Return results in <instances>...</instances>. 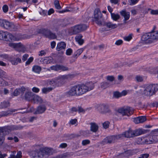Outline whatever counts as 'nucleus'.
<instances>
[{
  "mask_svg": "<svg viewBox=\"0 0 158 158\" xmlns=\"http://www.w3.org/2000/svg\"><path fill=\"white\" fill-rule=\"evenodd\" d=\"M96 82H88L85 84H78L71 87L70 89L65 93L67 97L80 96L88 91L93 90L94 88Z\"/></svg>",
  "mask_w": 158,
  "mask_h": 158,
  "instance_id": "obj_1",
  "label": "nucleus"
},
{
  "mask_svg": "<svg viewBox=\"0 0 158 158\" xmlns=\"http://www.w3.org/2000/svg\"><path fill=\"white\" fill-rule=\"evenodd\" d=\"M52 149L45 148H40V150H31L28 153L32 158H44L47 155L52 154Z\"/></svg>",
  "mask_w": 158,
  "mask_h": 158,
  "instance_id": "obj_2",
  "label": "nucleus"
},
{
  "mask_svg": "<svg viewBox=\"0 0 158 158\" xmlns=\"http://www.w3.org/2000/svg\"><path fill=\"white\" fill-rule=\"evenodd\" d=\"M23 127L20 125H12L0 127V146L3 144L6 135L12 131L22 129Z\"/></svg>",
  "mask_w": 158,
  "mask_h": 158,
  "instance_id": "obj_3",
  "label": "nucleus"
},
{
  "mask_svg": "<svg viewBox=\"0 0 158 158\" xmlns=\"http://www.w3.org/2000/svg\"><path fill=\"white\" fill-rule=\"evenodd\" d=\"M37 32L38 34H42L44 37L49 39L53 40L57 37L55 33L52 32L47 28H42L39 29L37 30Z\"/></svg>",
  "mask_w": 158,
  "mask_h": 158,
  "instance_id": "obj_4",
  "label": "nucleus"
},
{
  "mask_svg": "<svg viewBox=\"0 0 158 158\" xmlns=\"http://www.w3.org/2000/svg\"><path fill=\"white\" fill-rule=\"evenodd\" d=\"M95 108L101 114H110L112 113L109 105L107 104L103 103L97 105L95 106Z\"/></svg>",
  "mask_w": 158,
  "mask_h": 158,
  "instance_id": "obj_5",
  "label": "nucleus"
},
{
  "mask_svg": "<svg viewBox=\"0 0 158 158\" xmlns=\"http://www.w3.org/2000/svg\"><path fill=\"white\" fill-rule=\"evenodd\" d=\"M0 27L12 31H15L17 28L12 23L4 19H0Z\"/></svg>",
  "mask_w": 158,
  "mask_h": 158,
  "instance_id": "obj_6",
  "label": "nucleus"
},
{
  "mask_svg": "<svg viewBox=\"0 0 158 158\" xmlns=\"http://www.w3.org/2000/svg\"><path fill=\"white\" fill-rule=\"evenodd\" d=\"M122 136V135L118 134L107 136L103 140L101 144L104 145L107 144L114 143L116 142L117 140L121 138Z\"/></svg>",
  "mask_w": 158,
  "mask_h": 158,
  "instance_id": "obj_7",
  "label": "nucleus"
},
{
  "mask_svg": "<svg viewBox=\"0 0 158 158\" xmlns=\"http://www.w3.org/2000/svg\"><path fill=\"white\" fill-rule=\"evenodd\" d=\"M102 15V14L100 10L98 8L96 9L94 11V17L93 21L95 22L98 25H102V23L101 20Z\"/></svg>",
  "mask_w": 158,
  "mask_h": 158,
  "instance_id": "obj_8",
  "label": "nucleus"
},
{
  "mask_svg": "<svg viewBox=\"0 0 158 158\" xmlns=\"http://www.w3.org/2000/svg\"><path fill=\"white\" fill-rule=\"evenodd\" d=\"M118 112L121 114L123 116L127 115L129 116L133 113L134 110L130 107H127L119 109Z\"/></svg>",
  "mask_w": 158,
  "mask_h": 158,
  "instance_id": "obj_9",
  "label": "nucleus"
},
{
  "mask_svg": "<svg viewBox=\"0 0 158 158\" xmlns=\"http://www.w3.org/2000/svg\"><path fill=\"white\" fill-rule=\"evenodd\" d=\"M65 82V80H51L48 82V84L55 88L56 86H61L64 84Z\"/></svg>",
  "mask_w": 158,
  "mask_h": 158,
  "instance_id": "obj_10",
  "label": "nucleus"
},
{
  "mask_svg": "<svg viewBox=\"0 0 158 158\" xmlns=\"http://www.w3.org/2000/svg\"><path fill=\"white\" fill-rule=\"evenodd\" d=\"M87 27L85 24H80L74 26L73 29V32L74 34H76L82 31L85 30Z\"/></svg>",
  "mask_w": 158,
  "mask_h": 158,
  "instance_id": "obj_11",
  "label": "nucleus"
},
{
  "mask_svg": "<svg viewBox=\"0 0 158 158\" xmlns=\"http://www.w3.org/2000/svg\"><path fill=\"white\" fill-rule=\"evenodd\" d=\"M155 94L152 84L146 87L144 90V94L147 96H151Z\"/></svg>",
  "mask_w": 158,
  "mask_h": 158,
  "instance_id": "obj_12",
  "label": "nucleus"
},
{
  "mask_svg": "<svg viewBox=\"0 0 158 158\" xmlns=\"http://www.w3.org/2000/svg\"><path fill=\"white\" fill-rule=\"evenodd\" d=\"M26 108H21L18 109H17L10 108L8 109V110L6 111H2L0 112V117H2L6 116L11 114L13 112H14L16 111H17L18 110H25Z\"/></svg>",
  "mask_w": 158,
  "mask_h": 158,
  "instance_id": "obj_13",
  "label": "nucleus"
},
{
  "mask_svg": "<svg viewBox=\"0 0 158 158\" xmlns=\"http://www.w3.org/2000/svg\"><path fill=\"white\" fill-rule=\"evenodd\" d=\"M134 131L129 129L127 131L125 132L122 134H120V135H122L121 136V138L123 137H125L126 138H131L134 137Z\"/></svg>",
  "mask_w": 158,
  "mask_h": 158,
  "instance_id": "obj_14",
  "label": "nucleus"
},
{
  "mask_svg": "<svg viewBox=\"0 0 158 158\" xmlns=\"http://www.w3.org/2000/svg\"><path fill=\"white\" fill-rule=\"evenodd\" d=\"M46 110V106L43 105L39 106L35 112V114H40L44 112Z\"/></svg>",
  "mask_w": 158,
  "mask_h": 158,
  "instance_id": "obj_15",
  "label": "nucleus"
},
{
  "mask_svg": "<svg viewBox=\"0 0 158 158\" xmlns=\"http://www.w3.org/2000/svg\"><path fill=\"white\" fill-rule=\"evenodd\" d=\"M141 40L143 41L147 40L150 41V39H152V32L144 34L141 37Z\"/></svg>",
  "mask_w": 158,
  "mask_h": 158,
  "instance_id": "obj_16",
  "label": "nucleus"
},
{
  "mask_svg": "<svg viewBox=\"0 0 158 158\" xmlns=\"http://www.w3.org/2000/svg\"><path fill=\"white\" fill-rule=\"evenodd\" d=\"M146 119L145 116H140L134 118V122L136 124L142 123L146 121Z\"/></svg>",
  "mask_w": 158,
  "mask_h": 158,
  "instance_id": "obj_17",
  "label": "nucleus"
},
{
  "mask_svg": "<svg viewBox=\"0 0 158 158\" xmlns=\"http://www.w3.org/2000/svg\"><path fill=\"white\" fill-rule=\"evenodd\" d=\"M111 83V81H110V80H106L101 83L100 85L101 87L103 89H105L110 85H112Z\"/></svg>",
  "mask_w": 158,
  "mask_h": 158,
  "instance_id": "obj_18",
  "label": "nucleus"
},
{
  "mask_svg": "<svg viewBox=\"0 0 158 158\" xmlns=\"http://www.w3.org/2000/svg\"><path fill=\"white\" fill-rule=\"evenodd\" d=\"M21 96L23 98L28 101L32 99L33 97V96H32V93L29 92H26L23 96L22 95Z\"/></svg>",
  "mask_w": 158,
  "mask_h": 158,
  "instance_id": "obj_19",
  "label": "nucleus"
},
{
  "mask_svg": "<svg viewBox=\"0 0 158 158\" xmlns=\"http://www.w3.org/2000/svg\"><path fill=\"white\" fill-rule=\"evenodd\" d=\"M5 37L4 40L6 41H10L12 40H14L15 39V37L11 34L9 33L7 31H6Z\"/></svg>",
  "mask_w": 158,
  "mask_h": 158,
  "instance_id": "obj_20",
  "label": "nucleus"
},
{
  "mask_svg": "<svg viewBox=\"0 0 158 158\" xmlns=\"http://www.w3.org/2000/svg\"><path fill=\"white\" fill-rule=\"evenodd\" d=\"M66 46V44L63 42L59 43L57 44L56 47V50L57 51H60L63 49H64Z\"/></svg>",
  "mask_w": 158,
  "mask_h": 158,
  "instance_id": "obj_21",
  "label": "nucleus"
},
{
  "mask_svg": "<svg viewBox=\"0 0 158 158\" xmlns=\"http://www.w3.org/2000/svg\"><path fill=\"white\" fill-rule=\"evenodd\" d=\"M53 59L51 57H45L41 59V61L44 64H49L52 63L53 61Z\"/></svg>",
  "mask_w": 158,
  "mask_h": 158,
  "instance_id": "obj_22",
  "label": "nucleus"
},
{
  "mask_svg": "<svg viewBox=\"0 0 158 158\" xmlns=\"http://www.w3.org/2000/svg\"><path fill=\"white\" fill-rule=\"evenodd\" d=\"M102 25L106 26L107 27L111 29H114L117 27V25L116 24H113L110 22H105L103 24L102 23Z\"/></svg>",
  "mask_w": 158,
  "mask_h": 158,
  "instance_id": "obj_23",
  "label": "nucleus"
},
{
  "mask_svg": "<svg viewBox=\"0 0 158 158\" xmlns=\"http://www.w3.org/2000/svg\"><path fill=\"white\" fill-rule=\"evenodd\" d=\"M90 125V131L94 132H96L98 129V125L95 123H91Z\"/></svg>",
  "mask_w": 158,
  "mask_h": 158,
  "instance_id": "obj_24",
  "label": "nucleus"
},
{
  "mask_svg": "<svg viewBox=\"0 0 158 158\" xmlns=\"http://www.w3.org/2000/svg\"><path fill=\"white\" fill-rule=\"evenodd\" d=\"M120 13L122 16L124 17L125 21L128 20L129 19L130 17L129 12L122 10L120 12Z\"/></svg>",
  "mask_w": 158,
  "mask_h": 158,
  "instance_id": "obj_25",
  "label": "nucleus"
},
{
  "mask_svg": "<svg viewBox=\"0 0 158 158\" xmlns=\"http://www.w3.org/2000/svg\"><path fill=\"white\" fill-rule=\"evenodd\" d=\"M41 70L40 66L37 65H34L32 68V71L37 74H39Z\"/></svg>",
  "mask_w": 158,
  "mask_h": 158,
  "instance_id": "obj_26",
  "label": "nucleus"
},
{
  "mask_svg": "<svg viewBox=\"0 0 158 158\" xmlns=\"http://www.w3.org/2000/svg\"><path fill=\"white\" fill-rule=\"evenodd\" d=\"M35 102H37L39 103H42L43 102V100L42 98L39 96L35 95L33 96L32 99Z\"/></svg>",
  "mask_w": 158,
  "mask_h": 158,
  "instance_id": "obj_27",
  "label": "nucleus"
},
{
  "mask_svg": "<svg viewBox=\"0 0 158 158\" xmlns=\"http://www.w3.org/2000/svg\"><path fill=\"white\" fill-rule=\"evenodd\" d=\"M21 59L19 58H14L12 59L11 60V62L13 65H17L19 63H20Z\"/></svg>",
  "mask_w": 158,
  "mask_h": 158,
  "instance_id": "obj_28",
  "label": "nucleus"
},
{
  "mask_svg": "<svg viewBox=\"0 0 158 158\" xmlns=\"http://www.w3.org/2000/svg\"><path fill=\"white\" fill-rule=\"evenodd\" d=\"M10 106V103L8 101H4L1 102L0 104L1 108H6L9 106Z\"/></svg>",
  "mask_w": 158,
  "mask_h": 158,
  "instance_id": "obj_29",
  "label": "nucleus"
},
{
  "mask_svg": "<svg viewBox=\"0 0 158 158\" xmlns=\"http://www.w3.org/2000/svg\"><path fill=\"white\" fill-rule=\"evenodd\" d=\"M9 46L14 48H18L21 47L22 44L20 43H10L9 44Z\"/></svg>",
  "mask_w": 158,
  "mask_h": 158,
  "instance_id": "obj_30",
  "label": "nucleus"
},
{
  "mask_svg": "<svg viewBox=\"0 0 158 158\" xmlns=\"http://www.w3.org/2000/svg\"><path fill=\"white\" fill-rule=\"evenodd\" d=\"M7 139L8 140H11L13 139L15 142H17L19 141V139L18 137L13 134L10 135Z\"/></svg>",
  "mask_w": 158,
  "mask_h": 158,
  "instance_id": "obj_31",
  "label": "nucleus"
},
{
  "mask_svg": "<svg viewBox=\"0 0 158 158\" xmlns=\"http://www.w3.org/2000/svg\"><path fill=\"white\" fill-rule=\"evenodd\" d=\"M83 49H78L76 52H75L73 56L74 58L76 59L78 56L80 55L83 52Z\"/></svg>",
  "mask_w": 158,
  "mask_h": 158,
  "instance_id": "obj_32",
  "label": "nucleus"
},
{
  "mask_svg": "<svg viewBox=\"0 0 158 158\" xmlns=\"http://www.w3.org/2000/svg\"><path fill=\"white\" fill-rule=\"evenodd\" d=\"M51 28L54 32H57L59 30V27L58 25H54L51 27Z\"/></svg>",
  "mask_w": 158,
  "mask_h": 158,
  "instance_id": "obj_33",
  "label": "nucleus"
},
{
  "mask_svg": "<svg viewBox=\"0 0 158 158\" xmlns=\"http://www.w3.org/2000/svg\"><path fill=\"white\" fill-rule=\"evenodd\" d=\"M54 87L52 86V87H48V88H44L42 89V93L44 94H47V93L51 91L53 88Z\"/></svg>",
  "mask_w": 158,
  "mask_h": 158,
  "instance_id": "obj_34",
  "label": "nucleus"
},
{
  "mask_svg": "<svg viewBox=\"0 0 158 158\" xmlns=\"http://www.w3.org/2000/svg\"><path fill=\"white\" fill-rule=\"evenodd\" d=\"M135 88L137 89L136 92L138 94H141L143 93L144 94V89L142 87H135Z\"/></svg>",
  "mask_w": 158,
  "mask_h": 158,
  "instance_id": "obj_35",
  "label": "nucleus"
},
{
  "mask_svg": "<svg viewBox=\"0 0 158 158\" xmlns=\"http://www.w3.org/2000/svg\"><path fill=\"white\" fill-rule=\"evenodd\" d=\"M22 157V152L19 151L17 152L16 156L14 155H11L9 158H21Z\"/></svg>",
  "mask_w": 158,
  "mask_h": 158,
  "instance_id": "obj_36",
  "label": "nucleus"
},
{
  "mask_svg": "<svg viewBox=\"0 0 158 158\" xmlns=\"http://www.w3.org/2000/svg\"><path fill=\"white\" fill-rule=\"evenodd\" d=\"M80 134L81 135L85 137H87L89 135L90 133V131L88 130H86L85 131H81Z\"/></svg>",
  "mask_w": 158,
  "mask_h": 158,
  "instance_id": "obj_37",
  "label": "nucleus"
},
{
  "mask_svg": "<svg viewBox=\"0 0 158 158\" xmlns=\"http://www.w3.org/2000/svg\"><path fill=\"white\" fill-rule=\"evenodd\" d=\"M111 18L114 21H117L120 18V16L118 14H115L114 13L111 14Z\"/></svg>",
  "mask_w": 158,
  "mask_h": 158,
  "instance_id": "obj_38",
  "label": "nucleus"
},
{
  "mask_svg": "<svg viewBox=\"0 0 158 158\" xmlns=\"http://www.w3.org/2000/svg\"><path fill=\"white\" fill-rule=\"evenodd\" d=\"M134 131V137L139 135L143 133V131L139 129Z\"/></svg>",
  "mask_w": 158,
  "mask_h": 158,
  "instance_id": "obj_39",
  "label": "nucleus"
},
{
  "mask_svg": "<svg viewBox=\"0 0 158 158\" xmlns=\"http://www.w3.org/2000/svg\"><path fill=\"white\" fill-rule=\"evenodd\" d=\"M152 40H158V31H157L152 32Z\"/></svg>",
  "mask_w": 158,
  "mask_h": 158,
  "instance_id": "obj_40",
  "label": "nucleus"
},
{
  "mask_svg": "<svg viewBox=\"0 0 158 158\" xmlns=\"http://www.w3.org/2000/svg\"><path fill=\"white\" fill-rule=\"evenodd\" d=\"M110 80L112 85L120 84L121 81V80Z\"/></svg>",
  "mask_w": 158,
  "mask_h": 158,
  "instance_id": "obj_41",
  "label": "nucleus"
},
{
  "mask_svg": "<svg viewBox=\"0 0 158 158\" xmlns=\"http://www.w3.org/2000/svg\"><path fill=\"white\" fill-rule=\"evenodd\" d=\"M60 65L56 64L55 65H53L51 67L52 70L55 71H58L60 70Z\"/></svg>",
  "mask_w": 158,
  "mask_h": 158,
  "instance_id": "obj_42",
  "label": "nucleus"
},
{
  "mask_svg": "<svg viewBox=\"0 0 158 158\" xmlns=\"http://www.w3.org/2000/svg\"><path fill=\"white\" fill-rule=\"evenodd\" d=\"M55 6L57 9H60L61 8V6L60 4L59 1L58 0H56L54 2Z\"/></svg>",
  "mask_w": 158,
  "mask_h": 158,
  "instance_id": "obj_43",
  "label": "nucleus"
},
{
  "mask_svg": "<svg viewBox=\"0 0 158 158\" xmlns=\"http://www.w3.org/2000/svg\"><path fill=\"white\" fill-rule=\"evenodd\" d=\"M150 139H152V142L155 143L158 141V135H152L150 136Z\"/></svg>",
  "mask_w": 158,
  "mask_h": 158,
  "instance_id": "obj_44",
  "label": "nucleus"
},
{
  "mask_svg": "<svg viewBox=\"0 0 158 158\" xmlns=\"http://www.w3.org/2000/svg\"><path fill=\"white\" fill-rule=\"evenodd\" d=\"M6 31H0V40H4Z\"/></svg>",
  "mask_w": 158,
  "mask_h": 158,
  "instance_id": "obj_45",
  "label": "nucleus"
},
{
  "mask_svg": "<svg viewBox=\"0 0 158 158\" xmlns=\"http://www.w3.org/2000/svg\"><path fill=\"white\" fill-rule=\"evenodd\" d=\"M113 96L115 98H118L121 97V95L118 92L116 91L114 93Z\"/></svg>",
  "mask_w": 158,
  "mask_h": 158,
  "instance_id": "obj_46",
  "label": "nucleus"
},
{
  "mask_svg": "<svg viewBox=\"0 0 158 158\" xmlns=\"http://www.w3.org/2000/svg\"><path fill=\"white\" fill-rule=\"evenodd\" d=\"M34 58L33 57H30L26 62L25 65H27L30 64L33 60Z\"/></svg>",
  "mask_w": 158,
  "mask_h": 158,
  "instance_id": "obj_47",
  "label": "nucleus"
},
{
  "mask_svg": "<svg viewBox=\"0 0 158 158\" xmlns=\"http://www.w3.org/2000/svg\"><path fill=\"white\" fill-rule=\"evenodd\" d=\"M151 73H158V67L153 69H152L150 70Z\"/></svg>",
  "mask_w": 158,
  "mask_h": 158,
  "instance_id": "obj_48",
  "label": "nucleus"
},
{
  "mask_svg": "<svg viewBox=\"0 0 158 158\" xmlns=\"http://www.w3.org/2000/svg\"><path fill=\"white\" fill-rule=\"evenodd\" d=\"M90 141L88 139L84 140L82 141V144L83 146H85L87 144H89Z\"/></svg>",
  "mask_w": 158,
  "mask_h": 158,
  "instance_id": "obj_49",
  "label": "nucleus"
},
{
  "mask_svg": "<svg viewBox=\"0 0 158 158\" xmlns=\"http://www.w3.org/2000/svg\"><path fill=\"white\" fill-rule=\"evenodd\" d=\"M132 39V34H130L128 36H125L124 39L125 40L127 41H130Z\"/></svg>",
  "mask_w": 158,
  "mask_h": 158,
  "instance_id": "obj_50",
  "label": "nucleus"
},
{
  "mask_svg": "<svg viewBox=\"0 0 158 158\" xmlns=\"http://www.w3.org/2000/svg\"><path fill=\"white\" fill-rule=\"evenodd\" d=\"M20 94L19 88L16 89L13 92V95L14 96H17Z\"/></svg>",
  "mask_w": 158,
  "mask_h": 158,
  "instance_id": "obj_51",
  "label": "nucleus"
},
{
  "mask_svg": "<svg viewBox=\"0 0 158 158\" xmlns=\"http://www.w3.org/2000/svg\"><path fill=\"white\" fill-rule=\"evenodd\" d=\"M110 122L108 121H106L103 124V127L105 128H107L109 127Z\"/></svg>",
  "mask_w": 158,
  "mask_h": 158,
  "instance_id": "obj_52",
  "label": "nucleus"
},
{
  "mask_svg": "<svg viewBox=\"0 0 158 158\" xmlns=\"http://www.w3.org/2000/svg\"><path fill=\"white\" fill-rule=\"evenodd\" d=\"M69 78V75H64L59 77L58 79H67Z\"/></svg>",
  "mask_w": 158,
  "mask_h": 158,
  "instance_id": "obj_53",
  "label": "nucleus"
},
{
  "mask_svg": "<svg viewBox=\"0 0 158 158\" xmlns=\"http://www.w3.org/2000/svg\"><path fill=\"white\" fill-rule=\"evenodd\" d=\"M69 70L67 67L60 65V70H62L63 71H67Z\"/></svg>",
  "mask_w": 158,
  "mask_h": 158,
  "instance_id": "obj_54",
  "label": "nucleus"
},
{
  "mask_svg": "<svg viewBox=\"0 0 158 158\" xmlns=\"http://www.w3.org/2000/svg\"><path fill=\"white\" fill-rule=\"evenodd\" d=\"M150 14L152 15H158V10H151Z\"/></svg>",
  "mask_w": 158,
  "mask_h": 158,
  "instance_id": "obj_55",
  "label": "nucleus"
},
{
  "mask_svg": "<svg viewBox=\"0 0 158 158\" xmlns=\"http://www.w3.org/2000/svg\"><path fill=\"white\" fill-rule=\"evenodd\" d=\"M2 9L3 12L5 13H6L8 11V7L7 6L5 5L3 6Z\"/></svg>",
  "mask_w": 158,
  "mask_h": 158,
  "instance_id": "obj_56",
  "label": "nucleus"
},
{
  "mask_svg": "<svg viewBox=\"0 0 158 158\" xmlns=\"http://www.w3.org/2000/svg\"><path fill=\"white\" fill-rule=\"evenodd\" d=\"M28 56H29V55L28 54H25L23 56V57L22 58V60L23 62H24L26 60H27V58L28 57Z\"/></svg>",
  "mask_w": 158,
  "mask_h": 158,
  "instance_id": "obj_57",
  "label": "nucleus"
},
{
  "mask_svg": "<svg viewBox=\"0 0 158 158\" xmlns=\"http://www.w3.org/2000/svg\"><path fill=\"white\" fill-rule=\"evenodd\" d=\"M72 50L71 48H69L67 49L66 51V54L67 55H70L72 52Z\"/></svg>",
  "mask_w": 158,
  "mask_h": 158,
  "instance_id": "obj_58",
  "label": "nucleus"
},
{
  "mask_svg": "<svg viewBox=\"0 0 158 158\" xmlns=\"http://www.w3.org/2000/svg\"><path fill=\"white\" fill-rule=\"evenodd\" d=\"M67 146V144L65 143H61L59 146V148H65Z\"/></svg>",
  "mask_w": 158,
  "mask_h": 158,
  "instance_id": "obj_59",
  "label": "nucleus"
},
{
  "mask_svg": "<svg viewBox=\"0 0 158 158\" xmlns=\"http://www.w3.org/2000/svg\"><path fill=\"white\" fill-rule=\"evenodd\" d=\"M153 88L154 89V91L155 93L158 90V84H152Z\"/></svg>",
  "mask_w": 158,
  "mask_h": 158,
  "instance_id": "obj_60",
  "label": "nucleus"
},
{
  "mask_svg": "<svg viewBox=\"0 0 158 158\" xmlns=\"http://www.w3.org/2000/svg\"><path fill=\"white\" fill-rule=\"evenodd\" d=\"M77 111L79 112V113H84L85 112V110L81 106L78 107Z\"/></svg>",
  "mask_w": 158,
  "mask_h": 158,
  "instance_id": "obj_61",
  "label": "nucleus"
},
{
  "mask_svg": "<svg viewBox=\"0 0 158 158\" xmlns=\"http://www.w3.org/2000/svg\"><path fill=\"white\" fill-rule=\"evenodd\" d=\"M123 43V41L121 40H119L116 41L115 44L117 45H121Z\"/></svg>",
  "mask_w": 158,
  "mask_h": 158,
  "instance_id": "obj_62",
  "label": "nucleus"
},
{
  "mask_svg": "<svg viewBox=\"0 0 158 158\" xmlns=\"http://www.w3.org/2000/svg\"><path fill=\"white\" fill-rule=\"evenodd\" d=\"M19 91H20V93L21 94H23L24 91L25 90V88L24 87H22L21 88H19Z\"/></svg>",
  "mask_w": 158,
  "mask_h": 158,
  "instance_id": "obj_63",
  "label": "nucleus"
},
{
  "mask_svg": "<svg viewBox=\"0 0 158 158\" xmlns=\"http://www.w3.org/2000/svg\"><path fill=\"white\" fill-rule=\"evenodd\" d=\"M66 157V156L64 154L58 155L52 158H65Z\"/></svg>",
  "mask_w": 158,
  "mask_h": 158,
  "instance_id": "obj_64",
  "label": "nucleus"
}]
</instances>
